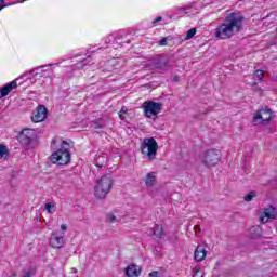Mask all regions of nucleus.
Masks as SVG:
<instances>
[{"label":"nucleus","mask_w":277,"mask_h":277,"mask_svg":"<svg viewBox=\"0 0 277 277\" xmlns=\"http://www.w3.org/2000/svg\"><path fill=\"white\" fill-rule=\"evenodd\" d=\"M264 77H265V71L261 69H258L255 71V79H258V81H263Z\"/></svg>","instance_id":"obj_20"},{"label":"nucleus","mask_w":277,"mask_h":277,"mask_svg":"<svg viewBox=\"0 0 277 277\" xmlns=\"http://www.w3.org/2000/svg\"><path fill=\"white\" fill-rule=\"evenodd\" d=\"M66 242L64 241V237L63 236H57L55 233L52 234L51 238H50V246L51 248H64V245Z\"/></svg>","instance_id":"obj_12"},{"label":"nucleus","mask_w":277,"mask_h":277,"mask_svg":"<svg viewBox=\"0 0 277 277\" xmlns=\"http://www.w3.org/2000/svg\"><path fill=\"white\" fill-rule=\"evenodd\" d=\"M151 233L155 237H157V239L163 238V225H155V227L151 228Z\"/></svg>","instance_id":"obj_16"},{"label":"nucleus","mask_w":277,"mask_h":277,"mask_svg":"<svg viewBox=\"0 0 277 277\" xmlns=\"http://www.w3.org/2000/svg\"><path fill=\"white\" fill-rule=\"evenodd\" d=\"M144 114L146 118H157L159 114H161V109H163V104L154 101L144 102Z\"/></svg>","instance_id":"obj_6"},{"label":"nucleus","mask_w":277,"mask_h":277,"mask_svg":"<svg viewBox=\"0 0 277 277\" xmlns=\"http://www.w3.org/2000/svg\"><path fill=\"white\" fill-rule=\"evenodd\" d=\"M157 150H159V144H157L155 137L143 140L141 153L145 155L148 161H155V159H157Z\"/></svg>","instance_id":"obj_4"},{"label":"nucleus","mask_w":277,"mask_h":277,"mask_svg":"<svg viewBox=\"0 0 277 277\" xmlns=\"http://www.w3.org/2000/svg\"><path fill=\"white\" fill-rule=\"evenodd\" d=\"M61 230H68V226L66 224L61 225Z\"/></svg>","instance_id":"obj_28"},{"label":"nucleus","mask_w":277,"mask_h":277,"mask_svg":"<svg viewBox=\"0 0 277 277\" xmlns=\"http://www.w3.org/2000/svg\"><path fill=\"white\" fill-rule=\"evenodd\" d=\"M255 197H256V193L255 192H250L248 195L245 196V201L250 202Z\"/></svg>","instance_id":"obj_22"},{"label":"nucleus","mask_w":277,"mask_h":277,"mask_svg":"<svg viewBox=\"0 0 277 277\" xmlns=\"http://www.w3.org/2000/svg\"><path fill=\"white\" fill-rule=\"evenodd\" d=\"M18 84L16 83V80H13L3 88H0V98H5V96H8V94H10L12 90H16Z\"/></svg>","instance_id":"obj_11"},{"label":"nucleus","mask_w":277,"mask_h":277,"mask_svg":"<svg viewBox=\"0 0 277 277\" xmlns=\"http://www.w3.org/2000/svg\"><path fill=\"white\" fill-rule=\"evenodd\" d=\"M62 140L60 137H54L51 142V149L57 150V144H60Z\"/></svg>","instance_id":"obj_19"},{"label":"nucleus","mask_w":277,"mask_h":277,"mask_svg":"<svg viewBox=\"0 0 277 277\" xmlns=\"http://www.w3.org/2000/svg\"><path fill=\"white\" fill-rule=\"evenodd\" d=\"M159 44L160 47H166L168 44V39L167 38H162L160 41H159Z\"/></svg>","instance_id":"obj_26"},{"label":"nucleus","mask_w":277,"mask_h":277,"mask_svg":"<svg viewBox=\"0 0 277 277\" xmlns=\"http://www.w3.org/2000/svg\"><path fill=\"white\" fill-rule=\"evenodd\" d=\"M34 137H36V130L26 128L18 135V142L23 144V146H29L31 142H34Z\"/></svg>","instance_id":"obj_8"},{"label":"nucleus","mask_w":277,"mask_h":277,"mask_svg":"<svg viewBox=\"0 0 277 277\" xmlns=\"http://www.w3.org/2000/svg\"><path fill=\"white\" fill-rule=\"evenodd\" d=\"M10 155V150H8V147L5 145H0V159H8Z\"/></svg>","instance_id":"obj_18"},{"label":"nucleus","mask_w":277,"mask_h":277,"mask_svg":"<svg viewBox=\"0 0 277 277\" xmlns=\"http://www.w3.org/2000/svg\"><path fill=\"white\" fill-rule=\"evenodd\" d=\"M97 168H103V164L96 163Z\"/></svg>","instance_id":"obj_32"},{"label":"nucleus","mask_w":277,"mask_h":277,"mask_svg":"<svg viewBox=\"0 0 277 277\" xmlns=\"http://www.w3.org/2000/svg\"><path fill=\"white\" fill-rule=\"evenodd\" d=\"M49 118V109L44 105H39L37 107L36 122H44Z\"/></svg>","instance_id":"obj_10"},{"label":"nucleus","mask_w":277,"mask_h":277,"mask_svg":"<svg viewBox=\"0 0 277 277\" xmlns=\"http://www.w3.org/2000/svg\"><path fill=\"white\" fill-rule=\"evenodd\" d=\"M111 187H114V180L111 179V176L103 175L95 182V197L98 198L100 200H103V198H106L107 194L111 192Z\"/></svg>","instance_id":"obj_2"},{"label":"nucleus","mask_w":277,"mask_h":277,"mask_svg":"<svg viewBox=\"0 0 277 277\" xmlns=\"http://www.w3.org/2000/svg\"><path fill=\"white\" fill-rule=\"evenodd\" d=\"M3 3H5L4 0H0V10H3Z\"/></svg>","instance_id":"obj_30"},{"label":"nucleus","mask_w":277,"mask_h":277,"mask_svg":"<svg viewBox=\"0 0 277 277\" xmlns=\"http://www.w3.org/2000/svg\"><path fill=\"white\" fill-rule=\"evenodd\" d=\"M140 273H141L140 267H137L135 264L129 265L126 269V275L128 277H137L140 276Z\"/></svg>","instance_id":"obj_15"},{"label":"nucleus","mask_w":277,"mask_h":277,"mask_svg":"<svg viewBox=\"0 0 277 277\" xmlns=\"http://www.w3.org/2000/svg\"><path fill=\"white\" fill-rule=\"evenodd\" d=\"M243 27V15L241 13H230L224 22L215 29V38L228 40L235 34H239Z\"/></svg>","instance_id":"obj_1"},{"label":"nucleus","mask_w":277,"mask_h":277,"mask_svg":"<svg viewBox=\"0 0 277 277\" xmlns=\"http://www.w3.org/2000/svg\"><path fill=\"white\" fill-rule=\"evenodd\" d=\"M148 276H149V277H159V272L154 271V272L149 273Z\"/></svg>","instance_id":"obj_27"},{"label":"nucleus","mask_w":277,"mask_h":277,"mask_svg":"<svg viewBox=\"0 0 277 277\" xmlns=\"http://www.w3.org/2000/svg\"><path fill=\"white\" fill-rule=\"evenodd\" d=\"M272 120V109L264 108L256 110L253 116L252 123L256 127L259 124H263L264 122H269Z\"/></svg>","instance_id":"obj_7"},{"label":"nucleus","mask_w":277,"mask_h":277,"mask_svg":"<svg viewBox=\"0 0 277 277\" xmlns=\"http://www.w3.org/2000/svg\"><path fill=\"white\" fill-rule=\"evenodd\" d=\"M106 222H109V224H114L115 222H118V219L114 214H107Z\"/></svg>","instance_id":"obj_23"},{"label":"nucleus","mask_w":277,"mask_h":277,"mask_svg":"<svg viewBox=\"0 0 277 277\" xmlns=\"http://www.w3.org/2000/svg\"><path fill=\"white\" fill-rule=\"evenodd\" d=\"M193 272H194V276H196V274H198V272H200V267H195V268L193 269Z\"/></svg>","instance_id":"obj_29"},{"label":"nucleus","mask_w":277,"mask_h":277,"mask_svg":"<svg viewBox=\"0 0 277 277\" xmlns=\"http://www.w3.org/2000/svg\"><path fill=\"white\" fill-rule=\"evenodd\" d=\"M276 217V208L269 206L265 208L263 213L260 215L261 224H267L269 220H274Z\"/></svg>","instance_id":"obj_9"},{"label":"nucleus","mask_w":277,"mask_h":277,"mask_svg":"<svg viewBox=\"0 0 277 277\" xmlns=\"http://www.w3.org/2000/svg\"><path fill=\"white\" fill-rule=\"evenodd\" d=\"M45 210L49 213H55V205H53V203H45Z\"/></svg>","instance_id":"obj_24"},{"label":"nucleus","mask_w":277,"mask_h":277,"mask_svg":"<svg viewBox=\"0 0 277 277\" xmlns=\"http://www.w3.org/2000/svg\"><path fill=\"white\" fill-rule=\"evenodd\" d=\"M207 259V250L201 245L197 246L195 250V261L200 263V261H205Z\"/></svg>","instance_id":"obj_13"},{"label":"nucleus","mask_w":277,"mask_h":277,"mask_svg":"<svg viewBox=\"0 0 277 277\" xmlns=\"http://www.w3.org/2000/svg\"><path fill=\"white\" fill-rule=\"evenodd\" d=\"M196 28H192L186 32L185 40H192L194 36H196Z\"/></svg>","instance_id":"obj_21"},{"label":"nucleus","mask_w":277,"mask_h":277,"mask_svg":"<svg viewBox=\"0 0 277 277\" xmlns=\"http://www.w3.org/2000/svg\"><path fill=\"white\" fill-rule=\"evenodd\" d=\"M31 120H32V122H36V119H34V117H31Z\"/></svg>","instance_id":"obj_33"},{"label":"nucleus","mask_w":277,"mask_h":277,"mask_svg":"<svg viewBox=\"0 0 277 277\" xmlns=\"http://www.w3.org/2000/svg\"><path fill=\"white\" fill-rule=\"evenodd\" d=\"M222 160V151L220 149H208L200 157L202 166L206 168H214Z\"/></svg>","instance_id":"obj_5"},{"label":"nucleus","mask_w":277,"mask_h":277,"mask_svg":"<svg viewBox=\"0 0 277 277\" xmlns=\"http://www.w3.org/2000/svg\"><path fill=\"white\" fill-rule=\"evenodd\" d=\"M69 146L68 142L62 141L61 148L51 155L50 161L57 163L58 166H68V163H70V151H68Z\"/></svg>","instance_id":"obj_3"},{"label":"nucleus","mask_w":277,"mask_h":277,"mask_svg":"<svg viewBox=\"0 0 277 277\" xmlns=\"http://www.w3.org/2000/svg\"><path fill=\"white\" fill-rule=\"evenodd\" d=\"M157 68H159L160 70H168V68H170V60H160L158 62Z\"/></svg>","instance_id":"obj_17"},{"label":"nucleus","mask_w":277,"mask_h":277,"mask_svg":"<svg viewBox=\"0 0 277 277\" xmlns=\"http://www.w3.org/2000/svg\"><path fill=\"white\" fill-rule=\"evenodd\" d=\"M127 114V109L121 108V110L118 113L120 120H124V116Z\"/></svg>","instance_id":"obj_25"},{"label":"nucleus","mask_w":277,"mask_h":277,"mask_svg":"<svg viewBox=\"0 0 277 277\" xmlns=\"http://www.w3.org/2000/svg\"><path fill=\"white\" fill-rule=\"evenodd\" d=\"M161 21H163L162 17H157V18L154 21V23H159V22H161Z\"/></svg>","instance_id":"obj_31"},{"label":"nucleus","mask_w":277,"mask_h":277,"mask_svg":"<svg viewBox=\"0 0 277 277\" xmlns=\"http://www.w3.org/2000/svg\"><path fill=\"white\" fill-rule=\"evenodd\" d=\"M145 185L146 187H155V185H157V173L155 172L147 173L145 177Z\"/></svg>","instance_id":"obj_14"}]
</instances>
